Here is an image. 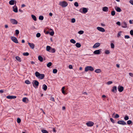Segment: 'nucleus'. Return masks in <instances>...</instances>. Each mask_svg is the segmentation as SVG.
I'll list each match as a JSON object with an SVG mask.
<instances>
[{"mask_svg":"<svg viewBox=\"0 0 133 133\" xmlns=\"http://www.w3.org/2000/svg\"><path fill=\"white\" fill-rule=\"evenodd\" d=\"M35 75L38 78L40 79H43L45 77V75L44 74H40L37 71L35 72Z\"/></svg>","mask_w":133,"mask_h":133,"instance_id":"obj_1","label":"nucleus"},{"mask_svg":"<svg viewBox=\"0 0 133 133\" xmlns=\"http://www.w3.org/2000/svg\"><path fill=\"white\" fill-rule=\"evenodd\" d=\"M59 4L63 7H66L68 5V4L66 2L63 1L62 2H60Z\"/></svg>","mask_w":133,"mask_h":133,"instance_id":"obj_2","label":"nucleus"},{"mask_svg":"<svg viewBox=\"0 0 133 133\" xmlns=\"http://www.w3.org/2000/svg\"><path fill=\"white\" fill-rule=\"evenodd\" d=\"M94 70L93 68L91 66H87L86 67L85 69V71L87 72L90 70L91 71H93Z\"/></svg>","mask_w":133,"mask_h":133,"instance_id":"obj_3","label":"nucleus"},{"mask_svg":"<svg viewBox=\"0 0 133 133\" xmlns=\"http://www.w3.org/2000/svg\"><path fill=\"white\" fill-rule=\"evenodd\" d=\"M88 8H81L79 10V11L82 13H85L87 12Z\"/></svg>","mask_w":133,"mask_h":133,"instance_id":"obj_4","label":"nucleus"},{"mask_svg":"<svg viewBox=\"0 0 133 133\" xmlns=\"http://www.w3.org/2000/svg\"><path fill=\"white\" fill-rule=\"evenodd\" d=\"M32 84L33 87L35 88H37L39 85V83L37 80H34L33 81Z\"/></svg>","mask_w":133,"mask_h":133,"instance_id":"obj_5","label":"nucleus"},{"mask_svg":"<svg viewBox=\"0 0 133 133\" xmlns=\"http://www.w3.org/2000/svg\"><path fill=\"white\" fill-rule=\"evenodd\" d=\"M10 22L13 24H17L18 22L17 21L14 19H10Z\"/></svg>","mask_w":133,"mask_h":133,"instance_id":"obj_6","label":"nucleus"},{"mask_svg":"<svg viewBox=\"0 0 133 133\" xmlns=\"http://www.w3.org/2000/svg\"><path fill=\"white\" fill-rule=\"evenodd\" d=\"M117 123L119 124H121L123 125H125L126 124V123L123 121L122 120H119L118 121Z\"/></svg>","mask_w":133,"mask_h":133,"instance_id":"obj_7","label":"nucleus"},{"mask_svg":"<svg viewBox=\"0 0 133 133\" xmlns=\"http://www.w3.org/2000/svg\"><path fill=\"white\" fill-rule=\"evenodd\" d=\"M86 124L88 127H91L93 125L94 123L93 122L89 121Z\"/></svg>","mask_w":133,"mask_h":133,"instance_id":"obj_8","label":"nucleus"},{"mask_svg":"<svg viewBox=\"0 0 133 133\" xmlns=\"http://www.w3.org/2000/svg\"><path fill=\"white\" fill-rule=\"evenodd\" d=\"M17 3V1H16L14 0H11L9 1V3L10 5H13L14 4H15Z\"/></svg>","mask_w":133,"mask_h":133,"instance_id":"obj_9","label":"nucleus"},{"mask_svg":"<svg viewBox=\"0 0 133 133\" xmlns=\"http://www.w3.org/2000/svg\"><path fill=\"white\" fill-rule=\"evenodd\" d=\"M101 49H99L95 50L93 52V53L95 54H99L101 53Z\"/></svg>","mask_w":133,"mask_h":133,"instance_id":"obj_10","label":"nucleus"},{"mask_svg":"<svg viewBox=\"0 0 133 133\" xmlns=\"http://www.w3.org/2000/svg\"><path fill=\"white\" fill-rule=\"evenodd\" d=\"M118 89L119 92H121L123 91L124 88L123 87L119 85L118 87Z\"/></svg>","mask_w":133,"mask_h":133,"instance_id":"obj_11","label":"nucleus"},{"mask_svg":"<svg viewBox=\"0 0 133 133\" xmlns=\"http://www.w3.org/2000/svg\"><path fill=\"white\" fill-rule=\"evenodd\" d=\"M97 29L98 30L102 32H104L105 31V30L103 28L99 27H97Z\"/></svg>","mask_w":133,"mask_h":133,"instance_id":"obj_12","label":"nucleus"},{"mask_svg":"<svg viewBox=\"0 0 133 133\" xmlns=\"http://www.w3.org/2000/svg\"><path fill=\"white\" fill-rule=\"evenodd\" d=\"M13 10L14 12H18V9L17 6L16 5H15L12 7Z\"/></svg>","mask_w":133,"mask_h":133,"instance_id":"obj_13","label":"nucleus"},{"mask_svg":"<svg viewBox=\"0 0 133 133\" xmlns=\"http://www.w3.org/2000/svg\"><path fill=\"white\" fill-rule=\"evenodd\" d=\"M100 43H95L93 46V48H96L99 46L100 45Z\"/></svg>","mask_w":133,"mask_h":133,"instance_id":"obj_14","label":"nucleus"},{"mask_svg":"<svg viewBox=\"0 0 133 133\" xmlns=\"http://www.w3.org/2000/svg\"><path fill=\"white\" fill-rule=\"evenodd\" d=\"M16 98V96H6V98L9 99H15Z\"/></svg>","mask_w":133,"mask_h":133,"instance_id":"obj_15","label":"nucleus"},{"mask_svg":"<svg viewBox=\"0 0 133 133\" xmlns=\"http://www.w3.org/2000/svg\"><path fill=\"white\" fill-rule=\"evenodd\" d=\"M111 91L114 93H116L117 91V87L116 86L113 87Z\"/></svg>","mask_w":133,"mask_h":133,"instance_id":"obj_16","label":"nucleus"},{"mask_svg":"<svg viewBox=\"0 0 133 133\" xmlns=\"http://www.w3.org/2000/svg\"><path fill=\"white\" fill-rule=\"evenodd\" d=\"M123 28H125L127 27V23L125 22H123L121 24Z\"/></svg>","mask_w":133,"mask_h":133,"instance_id":"obj_17","label":"nucleus"},{"mask_svg":"<svg viewBox=\"0 0 133 133\" xmlns=\"http://www.w3.org/2000/svg\"><path fill=\"white\" fill-rule=\"evenodd\" d=\"M11 39L13 42H18L16 38L14 37H11Z\"/></svg>","mask_w":133,"mask_h":133,"instance_id":"obj_18","label":"nucleus"},{"mask_svg":"<svg viewBox=\"0 0 133 133\" xmlns=\"http://www.w3.org/2000/svg\"><path fill=\"white\" fill-rule=\"evenodd\" d=\"M29 45L30 46V47L32 49H33L34 48L35 45L34 44L32 43H31L29 42L28 43Z\"/></svg>","mask_w":133,"mask_h":133,"instance_id":"obj_19","label":"nucleus"},{"mask_svg":"<svg viewBox=\"0 0 133 133\" xmlns=\"http://www.w3.org/2000/svg\"><path fill=\"white\" fill-rule=\"evenodd\" d=\"M103 11L104 12H108V7L105 6L103 8Z\"/></svg>","mask_w":133,"mask_h":133,"instance_id":"obj_20","label":"nucleus"},{"mask_svg":"<svg viewBox=\"0 0 133 133\" xmlns=\"http://www.w3.org/2000/svg\"><path fill=\"white\" fill-rule=\"evenodd\" d=\"M22 100L23 102L25 103H27V101L28 102V98L26 97H24L23 98Z\"/></svg>","mask_w":133,"mask_h":133,"instance_id":"obj_21","label":"nucleus"},{"mask_svg":"<svg viewBox=\"0 0 133 133\" xmlns=\"http://www.w3.org/2000/svg\"><path fill=\"white\" fill-rule=\"evenodd\" d=\"M115 9L116 11L118 12H121L122 11V10L121 9V8H120L119 7H117L116 8H115Z\"/></svg>","mask_w":133,"mask_h":133,"instance_id":"obj_22","label":"nucleus"},{"mask_svg":"<svg viewBox=\"0 0 133 133\" xmlns=\"http://www.w3.org/2000/svg\"><path fill=\"white\" fill-rule=\"evenodd\" d=\"M43 89L44 90H46L47 89V86L45 84H43Z\"/></svg>","mask_w":133,"mask_h":133,"instance_id":"obj_23","label":"nucleus"},{"mask_svg":"<svg viewBox=\"0 0 133 133\" xmlns=\"http://www.w3.org/2000/svg\"><path fill=\"white\" fill-rule=\"evenodd\" d=\"M15 58L19 62H21V59L19 57L16 56Z\"/></svg>","mask_w":133,"mask_h":133,"instance_id":"obj_24","label":"nucleus"},{"mask_svg":"<svg viewBox=\"0 0 133 133\" xmlns=\"http://www.w3.org/2000/svg\"><path fill=\"white\" fill-rule=\"evenodd\" d=\"M38 59L41 62H42L43 61V58L41 56H38Z\"/></svg>","mask_w":133,"mask_h":133,"instance_id":"obj_25","label":"nucleus"},{"mask_svg":"<svg viewBox=\"0 0 133 133\" xmlns=\"http://www.w3.org/2000/svg\"><path fill=\"white\" fill-rule=\"evenodd\" d=\"M51 49V48L49 46H47L46 47V50L48 51H49Z\"/></svg>","mask_w":133,"mask_h":133,"instance_id":"obj_26","label":"nucleus"},{"mask_svg":"<svg viewBox=\"0 0 133 133\" xmlns=\"http://www.w3.org/2000/svg\"><path fill=\"white\" fill-rule=\"evenodd\" d=\"M76 47L77 48H79L81 46V45L80 43H77L75 45Z\"/></svg>","mask_w":133,"mask_h":133,"instance_id":"obj_27","label":"nucleus"},{"mask_svg":"<svg viewBox=\"0 0 133 133\" xmlns=\"http://www.w3.org/2000/svg\"><path fill=\"white\" fill-rule=\"evenodd\" d=\"M31 17L35 21H36L37 20L36 17L35 16L33 15H31Z\"/></svg>","mask_w":133,"mask_h":133,"instance_id":"obj_28","label":"nucleus"},{"mask_svg":"<svg viewBox=\"0 0 133 133\" xmlns=\"http://www.w3.org/2000/svg\"><path fill=\"white\" fill-rule=\"evenodd\" d=\"M95 72L97 73H99L101 72V70L99 69H96L95 71Z\"/></svg>","mask_w":133,"mask_h":133,"instance_id":"obj_29","label":"nucleus"},{"mask_svg":"<svg viewBox=\"0 0 133 133\" xmlns=\"http://www.w3.org/2000/svg\"><path fill=\"white\" fill-rule=\"evenodd\" d=\"M132 122L130 120H128L127 121V124L128 125H130V124H132Z\"/></svg>","mask_w":133,"mask_h":133,"instance_id":"obj_30","label":"nucleus"},{"mask_svg":"<svg viewBox=\"0 0 133 133\" xmlns=\"http://www.w3.org/2000/svg\"><path fill=\"white\" fill-rule=\"evenodd\" d=\"M52 63L51 62H49L47 64V66L48 67H50L52 65Z\"/></svg>","mask_w":133,"mask_h":133,"instance_id":"obj_31","label":"nucleus"},{"mask_svg":"<svg viewBox=\"0 0 133 133\" xmlns=\"http://www.w3.org/2000/svg\"><path fill=\"white\" fill-rule=\"evenodd\" d=\"M55 49L54 48H52L51 49L50 52L52 53H54L55 52Z\"/></svg>","mask_w":133,"mask_h":133,"instance_id":"obj_32","label":"nucleus"},{"mask_svg":"<svg viewBox=\"0 0 133 133\" xmlns=\"http://www.w3.org/2000/svg\"><path fill=\"white\" fill-rule=\"evenodd\" d=\"M111 15L112 16H114L115 15V11L114 10L112 11L111 12Z\"/></svg>","mask_w":133,"mask_h":133,"instance_id":"obj_33","label":"nucleus"},{"mask_svg":"<svg viewBox=\"0 0 133 133\" xmlns=\"http://www.w3.org/2000/svg\"><path fill=\"white\" fill-rule=\"evenodd\" d=\"M25 83L27 84H30V82L28 80H26L25 81Z\"/></svg>","mask_w":133,"mask_h":133,"instance_id":"obj_34","label":"nucleus"},{"mask_svg":"<svg viewBox=\"0 0 133 133\" xmlns=\"http://www.w3.org/2000/svg\"><path fill=\"white\" fill-rule=\"evenodd\" d=\"M57 71V70L56 69H54L53 70V72L54 74L56 73Z\"/></svg>","mask_w":133,"mask_h":133,"instance_id":"obj_35","label":"nucleus"},{"mask_svg":"<svg viewBox=\"0 0 133 133\" xmlns=\"http://www.w3.org/2000/svg\"><path fill=\"white\" fill-rule=\"evenodd\" d=\"M105 53L107 54H110V52L109 50H106L105 51Z\"/></svg>","mask_w":133,"mask_h":133,"instance_id":"obj_36","label":"nucleus"},{"mask_svg":"<svg viewBox=\"0 0 133 133\" xmlns=\"http://www.w3.org/2000/svg\"><path fill=\"white\" fill-rule=\"evenodd\" d=\"M44 18L43 17V16H40L39 17V20H42Z\"/></svg>","mask_w":133,"mask_h":133,"instance_id":"obj_37","label":"nucleus"},{"mask_svg":"<svg viewBox=\"0 0 133 133\" xmlns=\"http://www.w3.org/2000/svg\"><path fill=\"white\" fill-rule=\"evenodd\" d=\"M23 54L24 56H28L29 55V53L28 52H26L23 53Z\"/></svg>","mask_w":133,"mask_h":133,"instance_id":"obj_38","label":"nucleus"},{"mask_svg":"<svg viewBox=\"0 0 133 133\" xmlns=\"http://www.w3.org/2000/svg\"><path fill=\"white\" fill-rule=\"evenodd\" d=\"M84 31L82 30H80L78 32V33L80 34H82L84 33Z\"/></svg>","mask_w":133,"mask_h":133,"instance_id":"obj_39","label":"nucleus"},{"mask_svg":"<svg viewBox=\"0 0 133 133\" xmlns=\"http://www.w3.org/2000/svg\"><path fill=\"white\" fill-rule=\"evenodd\" d=\"M111 48L114 49L115 46L114 44L113 43H111Z\"/></svg>","mask_w":133,"mask_h":133,"instance_id":"obj_40","label":"nucleus"},{"mask_svg":"<svg viewBox=\"0 0 133 133\" xmlns=\"http://www.w3.org/2000/svg\"><path fill=\"white\" fill-rule=\"evenodd\" d=\"M124 119L126 121L128 120L129 119V117L127 116H125L124 117Z\"/></svg>","mask_w":133,"mask_h":133,"instance_id":"obj_41","label":"nucleus"},{"mask_svg":"<svg viewBox=\"0 0 133 133\" xmlns=\"http://www.w3.org/2000/svg\"><path fill=\"white\" fill-rule=\"evenodd\" d=\"M17 122L18 123H19L21 122V119L19 118H18L17 119Z\"/></svg>","mask_w":133,"mask_h":133,"instance_id":"obj_42","label":"nucleus"},{"mask_svg":"<svg viewBox=\"0 0 133 133\" xmlns=\"http://www.w3.org/2000/svg\"><path fill=\"white\" fill-rule=\"evenodd\" d=\"M41 36V34L39 33H38L36 35V36L37 37H39Z\"/></svg>","mask_w":133,"mask_h":133,"instance_id":"obj_43","label":"nucleus"},{"mask_svg":"<svg viewBox=\"0 0 133 133\" xmlns=\"http://www.w3.org/2000/svg\"><path fill=\"white\" fill-rule=\"evenodd\" d=\"M41 131L43 133H46V132H47V131L45 130L42 129L41 130Z\"/></svg>","mask_w":133,"mask_h":133,"instance_id":"obj_44","label":"nucleus"},{"mask_svg":"<svg viewBox=\"0 0 133 133\" xmlns=\"http://www.w3.org/2000/svg\"><path fill=\"white\" fill-rule=\"evenodd\" d=\"M54 32L53 31H52L50 32L49 34L50 35L52 36H53L54 34Z\"/></svg>","mask_w":133,"mask_h":133,"instance_id":"obj_45","label":"nucleus"},{"mask_svg":"<svg viewBox=\"0 0 133 133\" xmlns=\"http://www.w3.org/2000/svg\"><path fill=\"white\" fill-rule=\"evenodd\" d=\"M74 5H75V6H76V7H78V3L77 2H75V3H74Z\"/></svg>","mask_w":133,"mask_h":133,"instance_id":"obj_46","label":"nucleus"},{"mask_svg":"<svg viewBox=\"0 0 133 133\" xmlns=\"http://www.w3.org/2000/svg\"><path fill=\"white\" fill-rule=\"evenodd\" d=\"M19 31L18 30H16L15 31V34L16 35H18L19 34Z\"/></svg>","mask_w":133,"mask_h":133,"instance_id":"obj_47","label":"nucleus"},{"mask_svg":"<svg viewBox=\"0 0 133 133\" xmlns=\"http://www.w3.org/2000/svg\"><path fill=\"white\" fill-rule=\"evenodd\" d=\"M110 120L113 123H115V122L114 121V119L112 118H110Z\"/></svg>","mask_w":133,"mask_h":133,"instance_id":"obj_48","label":"nucleus"},{"mask_svg":"<svg viewBox=\"0 0 133 133\" xmlns=\"http://www.w3.org/2000/svg\"><path fill=\"white\" fill-rule=\"evenodd\" d=\"M75 19L74 18H72L71 20V22L72 23H74L75 22Z\"/></svg>","mask_w":133,"mask_h":133,"instance_id":"obj_49","label":"nucleus"},{"mask_svg":"<svg viewBox=\"0 0 133 133\" xmlns=\"http://www.w3.org/2000/svg\"><path fill=\"white\" fill-rule=\"evenodd\" d=\"M119 115L118 114H116L115 115V118H119Z\"/></svg>","mask_w":133,"mask_h":133,"instance_id":"obj_50","label":"nucleus"},{"mask_svg":"<svg viewBox=\"0 0 133 133\" xmlns=\"http://www.w3.org/2000/svg\"><path fill=\"white\" fill-rule=\"evenodd\" d=\"M121 32H122L120 31L118 33V35H117V37H119L120 36L121 34Z\"/></svg>","mask_w":133,"mask_h":133,"instance_id":"obj_51","label":"nucleus"},{"mask_svg":"<svg viewBox=\"0 0 133 133\" xmlns=\"http://www.w3.org/2000/svg\"><path fill=\"white\" fill-rule=\"evenodd\" d=\"M130 33L131 35H133V30H130Z\"/></svg>","mask_w":133,"mask_h":133,"instance_id":"obj_52","label":"nucleus"},{"mask_svg":"<svg viewBox=\"0 0 133 133\" xmlns=\"http://www.w3.org/2000/svg\"><path fill=\"white\" fill-rule=\"evenodd\" d=\"M112 83V82L111 81H108L107 82V84L108 85L111 84Z\"/></svg>","mask_w":133,"mask_h":133,"instance_id":"obj_53","label":"nucleus"},{"mask_svg":"<svg viewBox=\"0 0 133 133\" xmlns=\"http://www.w3.org/2000/svg\"><path fill=\"white\" fill-rule=\"evenodd\" d=\"M129 2L131 4L133 5V0H130L129 1Z\"/></svg>","mask_w":133,"mask_h":133,"instance_id":"obj_54","label":"nucleus"},{"mask_svg":"<svg viewBox=\"0 0 133 133\" xmlns=\"http://www.w3.org/2000/svg\"><path fill=\"white\" fill-rule=\"evenodd\" d=\"M130 37L128 35H125V38L126 39H128Z\"/></svg>","mask_w":133,"mask_h":133,"instance_id":"obj_55","label":"nucleus"},{"mask_svg":"<svg viewBox=\"0 0 133 133\" xmlns=\"http://www.w3.org/2000/svg\"><path fill=\"white\" fill-rule=\"evenodd\" d=\"M116 24H117L118 25H121V23L119 22H118L116 23Z\"/></svg>","mask_w":133,"mask_h":133,"instance_id":"obj_56","label":"nucleus"},{"mask_svg":"<svg viewBox=\"0 0 133 133\" xmlns=\"http://www.w3.org/2000/svg\"><path fill=\"white\" fill-rule=\"evenodd\" d=\"M69 67L70 69H72V66L71 65H69Z\"/></svg>","mask_w":133,"mask_h":133,"instance_id":"obj_57","label":"nucleus"},{"mask_svg":"<svg viewBox=\"0 0 133 133\" xmlns=\"http://www.w3.org/2000/svg\"><path fill=\"white\" fill-rule=\"evenodd\" d=\"M129 75L131 77L133 76V74L132 73L130 72L129 73Z\"/></svg>","mask_w":133,"mask_h":133,"instance_id":"obj_58","label":"nucleus"},{"mask_svg":"<svg viewBox=\"0 0 133 133\" xmlns=\"http://www.w3.org/2000/svg\"><path fill=\"white\" fill-rule=\"evenodd\" d=\"M51 101H55V100H54V98L53 97H51Z\"/></svg>","mask_w":133,"mask_h":133,"instance_id":"obj_59","label":"nucleus"},{"mask_svg":"<svg viewBox=\"0 0 133 133\" xmlns=\"http://www.w3.org/2000/svg\"><path fill=\"white\" fill-rule=\"evenodd\" d=\"M70 42H76V41H75L73 39H72L70 40Z\"/></svg>","mask_w":133,"mask_h":133,"instance_id":"obj_60","label":"nucleus"},{"mask_svg":"<svg viewBox=\"0 0 133 133\" xmlns=\"http://www.w3.org/2000/svg\"><path fill=\"white\" fill-rule=\"evenodd\" d=\"M62 92L63 94H65V92L64 90H62Z\"/></svg>","mask_w":133,"mask_h":133,"instance_id":"obj_61","label":"nucleus"},{"mask_svg":"<svg viewBox=\"0 0 133 133\" xmlns=\"http://www.w3.org/2000/svg\"><path fill=\"white\" fill-rule=\"evenodd\" d=\"M3 91L2 90H0V92L1 93H3Z\"/></svg>","mask_w":133,"mask_h":133,"instance_id":"obj_62","label":"nucleus"},{"mask_svg":"<svg viewBox=\"0 0 133 133\" xmlns=\"http://www.w3.org/2000/svg\"><path fill=\"white\" fill-rule=\"evenodd\" d=\"M5 28H7L8 27V26L7 25H5Z\"/></svg>","mask_w":133,"mask_h":133,"instance_id":"obj_63","label":"nucleus"},{"mask_svg":"<svg viewBox=\"0 0 133 133\" xmlns=\"http://www.w3.org/2000/svg\"><path fill=\"white\" fill-rule=\"evenodd\" d=\"M49 15L50 16H52V13L50 12V13H49Z\"/></svg>","mask_w":133,"mask_h":133,"instance_id":"obj_64","label":"nucleus"}]
</instances>
